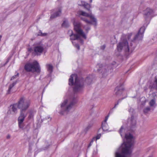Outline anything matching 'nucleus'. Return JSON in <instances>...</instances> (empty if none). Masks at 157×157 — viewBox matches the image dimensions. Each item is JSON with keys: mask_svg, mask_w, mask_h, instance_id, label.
Listing matches in <instances>:
<instances>
[{"mask_svg": "<svg viewBox=\"0 0 157 157\" xmlns=\"http://www.w3.org/2000/svg\"><path fill=\"white\" fill-rule=\"evenodd\" d=\"M127 128L124 125L120 128L119 133L121 137H125L126 141H124L115 151V157H130L132 152L134 144L132 136L131 134H126Z\"/></svg>", "mask_w": 157, "mask_h": 157, "instance_id": "obj_1", "label": "nucleus"}, {"mask_svg": "<svg viewBox=\"0 0 157 157\" xmlns=\"http://www.w3.org/2000/svg\"><path fill=\"white\" fill-rule=\"evenodd\" d=\"M97 154V152L96 151H94L93 152V156H95Z\"/></svg>", "mask_w": 157, "mask_h": 157, "instance_id": "obj_34", "label": "nucleus"}, {"mask_svg": "<svg viewBox=\"0 0 157 157\" xmlns=\"http://www.w3.org/2000/svg\"><path fill=\"white\" fill-rule=\"evenodd\" d=\"M132 33H128L127 35H125V38H127L128 40H129L130 39L131 36H132Z\"/></svg>", "mask_w": 157, "mask_h": 157, "instance_id": "obj_29", "label": "nucleus"}, {"mask_svg": "<svg viewBox=\"0 0 157 157\" xmlns=\"http://www.w3.org/2000/svg\"><path fill=\"white\" fill-rule=\"evenodd\" d=\"M153 157V155H150V156H149L148 157Z\"/></svg>", "mask_w": 157, "mask_h": 157, "instance_id": "obj_39", "label": "nucleus"}, {"mask_svg": "<svg viewBox=\"0 0 157 157\" xmlns=\"http://www.w3.org/2000/svg\"><path fill=\"white\" fill-rule=\"evenodd\" d=\"M54 12L51 15L50 19H52L59 16L61 13V10L60 8L54 10Z\"/></svg>", "mask_w": 157, "mask_h": 157, "instance_id": "obj_16", "label": "nucleus"}, {"mask_svg": "<svg viewBox=\"0 0 157 157\" xmlns=\"http://www.w3.org/2000/svg\"><path fill=\"white\" fill-rule=\"evenodd\" d=\"M151 110H152L151 108L150 107H147L144 109V112L145 114H147Z\"/></svg>", "mask_w": 157, "mask_h": 157, "instance_id": "obj_24", "label": "nucleus"}, {"mask_svg": "<svg viewBox=\"0 0 157 157\" xmlns=\"http://www.w3.org/2000/svg\"><path fill=\"white\" fill-rule=\"evenodd\" d=\"M115 94L117 96H124L121 99H119L115 103V105L112 108V110L115 108L118 105L119 103L122 100L127 97V92L124 90L123 85L120 86H117L114 90Z\"/></svg>", "mask_w": 157, "mask_h": 157, "instance_id": "obj_7", "label": "nucleus"}, {"mask_svg": "<svg viewBox=\"0 0 157 157\" xmlns=\"http://www.w3.org/2000/svg\"><path fill=\"white\" fill-rule=\"evenodd\" d=\"M10 137V135H8L7 136V139H9Z\"/></svg>", "mask_w": 157, "mask_h": 157, "instance_id": "obj_37", "label": "nucleus"}, {"mask_svg": "<svg viewBox=\"0 0 157 157\" xmlns=\"http://www.w3.org/2000/svg\"><path fill=\"white\" fill-rule=\"evenodd\" d=\"M101 134H99L97 135L95 137H94L93 138H95V140L97 141V140L99 139L101 136Z\"/></svg>", "mask_w": 157, "mask_h": 157, "instance_id": "obj_28", "label": "nucleus"}, {"mask_svg": "<svg viewBox=\"0 0 157 157\" xmlns=\"http://www.w3.org/2000/svg\"><path fill=\"white\" fill-rule=\"evenodd\" d=\"M69 25L68 21L67 20H65L63 21V23H62V26L63 27H67Z\"/></svg>", "mask_w": 157, "mask_h": 157, "instance_id": "obj_23", "label": "nucleus"}, {"mask_svg": "<svg viewBox=\"0 0 157 157\" xmlns=\"http://www.w3.org/2000/svg\"><path fill=\"white\" fill-rule=\"evenodd\" d=\"M93 124V123L92 122L90 124H89L86 127L87 129H88L90 128L92 126Z\"/></svg>", "mask_w": 157, "mask_h": 157, "instance_id": "obj_33", "label": "nucleus"}, {"mask_svg": "<svg viewBox=\"0 0 157 157\" xmlns=\"http://www.w3.org/2000/svg\"><path fill=\"white\" fill-rule=\"evenodd\" d=\"M18 125L20 128L23 129H24V124L23 122L20 123L18 122Z\"/></svg>", "mask_w": 157, "mask_h": 157, "instance_id": "obj_26", "label": "nucleus"}, {"mask_svg": "<svg viewBox=\"0 0 157 157\" xmlns=\"http://www.w3.org/2000/svg\"><path fill=\"white\" fill-rule=\"evenodd\" d=\"M47 33H43L40 31L39 32L38 35L39 36H47Z\"/></svg>", "mask_w": 157, "mask_h": 157, "instance_id": "obj_27", "label": "nucleus"}, {"mask_svg": "<svg viewBox=\"0 0 157 157\" xmlns=\"http://www.w3.org/2000/svg\"><path fill=\"white\" fill-rule=\"evenodd\" d=\"M18 108V102L11 105L10 107L8 113H9L11 114H16L17 113Z\"/></svg>", "mask_w": 157, "mask_h": 157, "instance_id": "obj_13", "label": "nucleus"}, {"mask_svg": "<svg viewBox=\"0 0 157 157\" xmlns=\"http://www.w3.org/2000/svg\"><path fill=\"white\" fill-rule=\"evenodd\" d=\"M47 71L49 74L48 75V78L50 77L51 76V74L52 73L53 71V66L50 64H48L46 65Z\"/></svg>", "mask_w": 157, "mask_h": 157, "instance_id": "obj_18", "label": "nucleus"}, {"mask_svg": "<svg viewBox=\"0 0 157 157\" xmlns=\"http://www.w3.org/2000/svg\"><path fill=\"white\" fill-rule=\"evenodd\" d=\"M154 11L152 9L147 8L144 11V15L146 22L144 25L147 26L149 23V20L151 18L154 16Z\"/></svg>", "mask_w": 157, "mask_h": 157, "instance_id": "obj_10", "label": "nucleus"}, {"mask_svg": "<svg viewBox=\"0 0 157 157\" xmlns=\"http://www.w3.org/2000/svg\"><path fill=\"white\" fill-rule=\"evenodd\" d=\"M92 0H90V2H92Z\"/></svg>", "mask_w": 157, "mask_h": 157, "instance_id": "obj_40", "label": "nucleus"}, {"mask_svg": "<svg viewBox=\"0 0 157 157\" xmlns=\"http://www.w3.org/2000/svg\"><path fill=\"white\" fill-rule=\"evenodd\" d=\"M73 25L74 30L76 33H73L71 30H69L68 32L71 33L70 35V39L72 41V43L74 46L79 50L80 49L78 43H76L75 41L79 40L81 43L83 44V41L82 40L81 38L86 39V35L82 29V25L80 23L74 21Z\"/></svg>", "mask_w": 157, "mask_h": 157, "instance_id": "obj_2", "label": "nucleus"}, {"mask_svg": "<svg viewBox=\"0 0 157 157\" xmlns=\"http://www.w3.org/2000/svg\"><path fill=\"white\" fill-rule=\"evenodd\" d=\"M105 45H102V46H101V47L100 49L101 50H104L105 49Z\"/></svg>", "mask_w": 157, "mask_h": 157, "instance_id": "obj_35", "label": "nucleus"}, {"mask_svg": "<svg viewBox=\"0 0 157 157\" xmlns=\"http://www.w3.org/2000/svg\"><path fill=\"white\" fill-rule=\"evenodd\" d=\"M35 112L33 111H31L29 112V115L28 116V118L29 119H33L34 115Z\"/></svg>", "mask_w": 157, "mask_h": 157, "instance_id": "obj_22", "label": "nucleus"}, {"mask_svg": "<svg viewBox=\"0 0 157 157\" xmlns=\"http://www.w3.org/2000/svg\"><path fill=\"white\" fill-rule=\"evenodd\" d=\"M18 103V108L20 109V112L24 113L29 107L31 102L30 100H25V98L22 97L20 98Z\"/></svg>", "mask_w": 157, "mask_h": 157, "instance_id": "obj_8", "label": "nucleus"}, {"mask_svg": "<svg viewBox=\"0 0 157 157\" xmlns=\"http://www.w3.org/2000/svg\"><path fill=\"white\" fill-rule=\"evenodd\" d=\"M95 141V138H93L92 140L90 142V143L89 144L88 147L89 148L92 145L93 142Z\"/></svg>", "mask_w": 157, "mask_h": 157, "instance_id": "obj_32", "label": "nucleus"}, {"mask_svg": "<svg viewBox=\"0 0 157 157\" xmlns=\"http://www.w3.org/2000/svg\"><path fill=\"white\" fill-rule=\"evenodd\" d=\"M147 26L144 25L140 29L138 33L135 36L134 39L132 41H133L137 40H141L144 36V33L146 29Z\"/></svg>", "mask_w": 157, "mask_h": 157, "instance_id": "obj_12", "label": "nucleus"}, {"mask_svg": "<svg viewBox=\"0 0 157 157\" xmlns=\"http://www.w3.org/2000/svg\"><path fill=\"white\" fill-rule=\"evenodd\" d=\"M81 3L82 5L84 6V7L87 10H90V4L83 1H82Z\"/></svg>", "mask_w": 157, "mask_h": 157, "instance_id": "obj_20", "label": "nucleus"}, {"mask_svg": "<svg viewBox=\"0 0 157 157\" xmlns=\"http://www.w3.org/2000/svg\"><path fill=\"white\" fill-rule=\"evenodd\" d=\"M32 50L31 48H29L28 49V51L30 52H31Z\"/></svg>", "mask_w": 157, "mask_h": 157, "instance_id": "obj_38", "label": "nucleus"}, {"mask_svg": "<svg viewBox=\"0 0 157 157\" xmlns=\"http://www.w3.org/2000/svg\"><path fill=\"white\" fill-rule=\"evenodd\" d=\"M149 105L150 107L151 108L152 111H153L156 106V104L155 98L151 99L149 102Z\"/></svg>", "mask_w": 157, "mask_h": 157, "instance_id": "obj_19", "label": "nucleus"}, {"mask_svg": "<svg viewBox=\"0 0 157 157\" xmlns=\"http://www.w3.org/2000/svg\"><path fill=\"white\" fill-rule=\"evenodd\" d=\"M124 36V35H123V36L122 37V38H123V36Z\"/></svg>", "mask_w": 157, "mask_h": 157, "instance_id": "obj_41", "label": "nucleus"}, {"mask_svg": "<svg viewBox=\"0 0 157 157\" xmlns=\"http://www.w3.org/2000/svg\"><path fill=\"white\" fill-rule=\"evenodd\" d=\"M68 84L70 86H75L73 90L76 93L81 91L83 88V80H79L76 74H72L70 76Z\"/></svg>", "mask_w": 157, "mask_h": 157, "instance_id": "obj_4", "label": "nucleus"}, {"mask_svg": "<svg viewBox=\"0 0 157 157\" xmlns=\"http://www.w3.org/2000/svg\"><path fill=\"white\" fill-rule=\"evenodd\" d=\"M26 116V114H25L24 112H20V116L19 117L18 119V123H22L23 122Z\"/></svg>", "mask_w": 157, "mask_h": 157, "instance_id": "obj_17", "label": "nucleus"}, {"mask_svg": "<svg viewBox=\"0 0 157 157\" xmlns=\"http://www.w3.org/2000/svg\"><path fill=\"white\" fill-rule=\"evenodd\" d=\"M19 75V73H17L16 75L13 76L11 78V80H13L16 78Z\"/></svg>", "mask_w": 157, "mask_h": 157, "instance_id": "obj_31", "label": "nucleus"}, {"mask_svg": "<svg viewBox=\"0 0 157 157\" xmlns=\"http://www.w3.org/2000/svg\"><path fill=\"white\" fill-rule=\"evenodd\" d=\"M152 95L154 97L157 96V92L153 93L152 94Z\"/></svg>", "mask_w": 157, "mask_h": 157, "instance_id": "obj_36", "label": "nucleus"}, {"mask_svg": "<svg viewBox=\"0 0 157 157\" xmlns=\"http://www.w3.org/2000/svg\"><path fill=\"white\" fill-rule=\"evenodd\" d=\"M78 13L79 16H82L84 17H81V18L87 24L96 25V19L91 13H88L82 11H79L78 12Z\"/></svg>", "mask_w": 157, "mask_h": 157, "instance_id": "obj_5", "label": "nucleus"}, {"mask_svg": "<svg viewBox=\"0 0 157 157\" xmlns=\"http://www.w3.org/2000/svg\"><path fill=\"white\" fill-rule=\"evenodd\" d=\"M44 49V45L41 41L36 43L33 47L34 54L35 56H40Z\"/></svg>", "mask_w": 157, "mask_h": 157, "instance_id": "obj_11", "label": "nucleus"}, {"mask_svg": "<svg viewBox=\"0 0 157 157\" xmlns=\"http://www.w3.org/2000/svg\"><path fill=\"white\" fill-rule=\"evenodd\" d=\"M128 125L131 128H133L135 126L136 121L133 116H132L130 118H128Z\"/></svg>", "mask_w": 157, "mask_h": 157, "instance_id": "obj_15", "label": "nucleus"}, {"mask_svg": "<svg viewBox=\"0 0 157 157\" xmlns=\"http://www.w3.org/2000/svg\"><path fill=\"white\" fill-rule=\"evenodd\" d=\"M77 101L76 98L74 97H71L69 99L65 100L59 108V113L63 115L65 113L69 112L73 108Z\"/></svg>", "mask_w": 157, "mask_h": 157, "instance_id": "obj_3", "label": "nucleus"}, {"mask_svg": "<svg viewBox=\"0 0 157 157\" xmlns=\"http://www.w3.org/2000/svg\"><path fill=\"white\" fill-rule=\"evenodd\" d=\"M112 111L111 110L110 111L108 115L105 117L104 120L102 123V128L103 130L104 131H106L109 129V126L106 122L109 117V114Z\"/></svg>", "mask_w": 157, "mask_h": 157, "instance_id": "obj_14", "label": "nucleus"}, {"mask_svg": "<svg viewBox=\"0 0 157 157\" xmlns=\"http://www.w3.org/2000/svg\"><path fill=\"white\" fill-rule=\"evenodd\" d=\"M16 83V82H14L12 84L10 85L7 91L8 94H9L10 93L11 89L15 85Z\"/></svg>", "mask_w": 157, "mask_h": 157, "instance_id": "obj_21", "label": "nucleus"}, {"mask_svg": "<svg viewBox=\"0 0 157 157\" xmlns=\"http://www.w3.org/2000/svg\"><path fill=\"white\" fill-rule=\"evenodd\" d=\"M25 68L28 72L39 73L40 71V67L36 61H35L32 63H27L25 65Z\"/></svg>", "mask_w": 157, "mask_h": 157, "instance_id": "obj_9", "label": "nucleus"}, {"mask_svg": "<svg viewBox=\"0 0 157 157\" xmlns=\"http://www.w3.org/2000/svg\"><path fill=\"white\" fill-rule=\"evenodd\" d=\"M84 28L87 32L90 29V27L88 25L84 26Z\"/></svg>", "mask_w": 157, "mask_h": 157, "instance_id": "obj_30", "label": "nucleus"}, {"mask_svg": "<svg viewBox=\"0 0 157 157\" xmlns=\"http://www.w3.org/2000/svg\"><path fill=\"white\" fill-rule=\"evenodd\" d=\"M92 81L91 78L89 77H87L85 79V82L88 85L90 84Z\"/></svg>", "mask_w": 157, "mask_h": 157, "instance_id": "obj_25", "label": "nucleus"}, {"mask_svg": "<svg viewBox=\"0 0 157 157\" xmlns=\"http://www.w3.org/2000/svg\"><path fill=\"white\" fill-rule=\"evenodd\" d=\"M117 48L119 52L124 49L125 52H131L135 49V47L132 46V43H130V45H129L127 40H124L122 42H120L118 44Z\"/></svg>", "mask_w": 157, "mask_h": 157, "instance_id": "obj_6", "label": "nucleus"}]
</instances>
